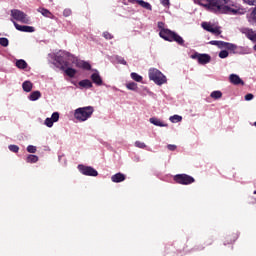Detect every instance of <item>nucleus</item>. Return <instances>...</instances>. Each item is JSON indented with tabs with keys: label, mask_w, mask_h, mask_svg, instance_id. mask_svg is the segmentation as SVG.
Masks as SVG:
<instances>
[{
	"label": "nucleus",
	"mask_w": 256,
	"mask_h": 256,
	"mask_svg": "<svg viewBox=\"0 0 256 256\" xmlns=\"http://www.w3.org/2000/svg\"><path fill=\"white\" fill-rule=\"evenodd\" d=\"M40 98H41V92L39 91H34L29 96L30 101H37Z\"/></svg>",
	"instance_id": "a878e982"
},
{
	"label": "nucleus",
	"mask_w": 256,
	"mask_h": 256,
	"mask_svg": "<svg viewBox=\"0 0 256 256\" xmlns=\"http://www.w3.org/2000/svg\"><path fill=\"white\" fill-rule=\"evenodd\" d=\"M0 45H2V47H8L9 46V39L0 38Z\"/></svg>",
	"instance_id": "f704fd0d"
},
{
	"label": "nucleus",
	"mask_w": 256,
	"mask_h": 256,
	"mask_svg": "<svg viewBox=\"0 0 256 256\" xmlns=\"http://www.w3.org/2000/svg\"><path fill=\"white\" fill-rule=\"evenodd\" d=\"M79 86L83 87L84 89H91L93 87V83L90 80H82L79 82Z\"/></svg>",
	"instance_id": "5701e85b"
},
{
	"label": "nucleus",
	"mask_w": 256,
	"mask_h": 256,
	"mask_svg": "<svg viewBox=\"0 0 256 256\" xmlns=\"http://www.w3.org/2000/svg\"><path fill=\"white\" fill-rule=\"evenodd\" d=\"M240 32L247 37L253 43H256V31L249 28H242Z\"/></svg>",
	"instance_id": "9d476101"
},
{
	"label": "nucleus",
	"mask_w": 256,
	"mask_h": 256,
	"mask_svg": "<svg viewBox=\"0 0 256 256\" xmlns=\"http://www.w3.org/2000/svg\"><path fill=\"white\" fill-rule=\"evenodd\" d=\"M160 3H161L164 7H169V5H170L169 0H160Z\"/></svg>",
	"instance_id": "58836bf2"
},
{
	"label": "nucleus",
	"mask_w": 256,
	"mask_h": 256,
	"mask_svg": "<svg viewBox=\"0 0 256 256\" xmlns=\"http://www.w3.org/2000/svg\"><path fill=\"white\" fill-rule=\"evenodd\" d=\"M103 37H105V39H113V35H111L109 32H104Z\"/></svg>",
	"instance_id": "4c0bfd02"
},
{
	"label": "nucleus",
	"mask_w": 256,
	"mask_h": 256,
	"mask_svg": "<svg viewBox=\"0 0 256 256\" xmlns=\"http://www.w3.org/2000/svg\"><path fill=\"white\" fill-rule=\"evenodd\" d=\"M202 27L205 29V31L213 33V35H221V27L217 25L211 24L209 22H203Z\"/></svg>",
	"instance_id": "6e6552de"
},
{
	"label": "nucleus",
	"mask_w": 256,
	"mask_h": 256,
	"mask_svg": "<svg viewBox=\"0 0 256 256\" xmlns=\"http://www.w3.org/2000/svg\"><path fill=\"white\" fill-rule=\"evenodd\" d=\"M192 57L193 59H197L198 63H200L201 65H207V63L211 61V56H209L208 54H196Z\"/></svg>",
	"instance_id": "f8f14e48"
},
{
	"label": "nucleus",
	"mask_w": 256,
	"mask_h": 256,
	"mask_svg": "<svg viewBox=\"0 0 256 256\" xmlns=\"http://www.w3.org/2000/svg\"><path fill=\"white\" fill-rule=\"evenodd\" d=\"M254 194L256 195V191H254Z\"/></svg>",
	"instance_id": "de8ad7c7"
},
{
	"label": "nucleus",
	"mask_w": 256,
	"mask_h": 256,
	"mask_svg": "<svg viewBox=\"0 0 256 256\" xmlns=\"http://www.w3.org/2000/svg\"><path fill=\"white\" fill-rule=\"evenodd\" d=\"M168 149L170 151H175V149H177V147L175 145H168Z\"/></svg>",
	"instance_id": "37998d69"
},
{
	"label": "nucleus",
	"mask_w": 256,
	"mask_h": 256,
	"mask_svg": "<svg viewBox=\"0 0 256 256\" xmlns=\"http://www.w3.org/2000/svg\"><path fill=\"white\" fill-rule=\"evenodd\" d=\"M158 29H160V31H163V29L167 28H165V24L163 22H158Z\"/></svg>",
	"instance_id": "a19ab883"
},
{
	"label": "nucleus",
	"mask_w": 256,
	"mask_h": 256,
	"mask_svg": "<svg viewBox=\"0 0 256 256\" xmlns=\"http://www.w3.org/2000/svg\"><path fill=\"white\" fill-rule=\"evenodd\" d=\"M125 179H126L125 174H122V173L114 174L111 177V181L113 183H122V181H125Z\"/></svg>",
	"instance_id": "a211bd4d"
},
{
	"label": "nucleus",
	"mask_w": 256,
	"mask_h": 256,
	"mask_svg": "<svg viewBox=\"0 0 256 256\" xmlns=\"http://www.w3.org/2000/svg\"><path fill=\"white\" fill-rule=\"evenodd\" d=\"M240 53H241L242 55H247V53H249V52H247L246 50H242V51H240Z\"/></svg>",
	"instance_id": "a18cd8bd"
},
{
	"label": "nucleus",
	"mask_w": 256,
	"mask_h": 256,
	"mask_svg": "<svg viewBox=\"0 0 256 256\" xmlns=\"http://www.w3.org/2000/svg\"><path fill=\"white\" fill-rule=\"evenodd\" d=\"M76 67H81L82 69H86L89 71L91 69V64L88 62H85L83 60H77L74 58V61L72 62Z\"/></svg>",
	"instance_id": "4468645a"
},
{
	"label": "nucleus",
	"mask_w": 256,
	"mask_h": 256,
	"mask_svg": "<svg viewBox=\"0 0 256 256\" xmlns=\"http://www.w3.org/2000/svg\"><path fill=\"white\" fill-rule=\"evenodd\" d=\"M94 112L95 108H93V106L77 108L74 111V119H76V121H79L80 123H84V121L91 119Z\"/></svg>",
	"instance_id": "f03ea898"
},
{
	"label": "nucleus",
	"mask_w": 256,
	"mask_h": 256,
	"mask_svg": "<svg viewBox=\"0 0 256 256\" xmlns=\"http://www.w3.org/2000/svg\"><path fill=\"white\" fill-rule=\"evenodd\" d=\"M53 58L54 61H56V63H59L61 67L69 64V61H72L73 63V61L75 60V57L73 55L65 51H59L56 54H53Z\"/></svg>",
	"instance_id": "39448f33"
},
{
	"label": "nucleus",
	"mask_w": 256,
	"mask_h": 256,
	"mask_svg": "<svg viewBox=\"0 0 256 256\" xmlns=\"http://www.w3.org/2000/svg\"><path fill=\"white\" fill-rule=\"evenodd\" d=\"M63 15L64 17H69V15H71V9H65Z\"/></svg>",
	"instance_id": "ea45409f"
},
{
	"label": "nucleus",
	"mask_w": 256,
	"mask_h": 256,
	"mask_svg": "<svg viewBox=\"0 0 256 256\" xmlns=\"http://www.w3.org/2000/svg\"><path fill=\"white\" fill-rule=\"evenodd\" d=\"M38 13H41V15H43L44 17H49V15H50L49 10H47L45 8H39Z\"/></svg>",
	"instance_id": "2f4dec72"
},
{
	"label": "nucleus",
	"mask_w": 256,
	"mask_h": 256,
	"mask_svg": "<svg viewBox=\"0 0 256 256\" xmlns=\"http://www.w3.org/2000/svg\"><path fill=\"white\" fill-rule=\"evenodd\" d=\"M91 80L93 81V83H95V85H98V86L103 85V79L101 78V75H99V71H95L91 75Z\"/></svg>",
	"instance_id": "f3484780"
},
{
	"label": "nucleus",
	"mask_w": 256,
	"mask_h": 256,
	"mask_svg": "<svg viewBox=\"0 0 256 256\" xmlns=\"http://www.w3.org/2000/svg\"><path fill=\"white\" fill-rule=\"evenodd\" d=\"M251 100H253V94H247L245 96V101H251Z\"/></svg>",
	"instance_id": "79ce46f5"
},
{
	"label": "nucleus",
	"mask_w": 256,
	"mask_h": 256,
	"mask_svg": "<svg viewBox=\"0 0 256 256\" xmlns=\"http://www.w3.org/2000/svg\"><path fill=\"white\" fill-rule=\"evenodd\" d=\"M174 181L180 185H191V183H195V178L187 174H178L174 177Z\"/></svg>",
	"instance_id": "0eeeda50"
},
{
	"label": "nucleus",
	"mask_w": 256,
	"mask_h": 256,
	"mask_svg": "<svg viewBox=\"0 0 256 256\" xmlns=\"http://www.w3.org/2000/svg\"><path fill=\"white\" fill-rule=\"evenodd\" d=\"M134 145L135 147H138V149H145V147H147L145 142H141V141H136Z\"/></svg>",
	"instance_id": "72a5a7b5"
},
{
	"label": "nucleus",
	"mask_w": 256,
	"mask_h": 256,
	"mask_svg": "<svg viewBox=\"0 0 256 256\" xmlns=\"http://www.w3.org/2000/svg\"><path fill=\"white\" fill-rule=\"evenodd\" d=\"M130 77L133 81H136V83H143V76L139 75L136 72H132L130 74Z\"/></svg>",
	"instance_id": "4be33fe9"
},
{
	"label": "nucleus",
	"mask_w": 256,
	"mask_h": 256,
	"mask_svg": "<svg viewBox=\"0 0 256 256\" xmlns=\"http://www.w3.org/2000/svg\"><path fill=\"white\" fill-rule=\"evenodd\" d=\"M254 51H256V45H254Z\"/></svg>",
	"instance_id": "49530a36"
},
{
	"label": "nucleus",
	"mask_w": 256,
	"mask_h": 256,
	"mask_svg": "<svg viewBox=\"0 0 256 256\" xmlns=\"http://www.w3.org/2000/svg\"><path fill=\"white\" fill-rule=\"evenodd\" d=\"M210 97H212V99H221L223 97V93L221 91H213L210 94Z\"/></svg>",
	"instance_id": "c85d7f7f"
},
{
	"label": "nucleus",
	"mask_w": 256,
	"mask_h": 256,
	"mask_svg": "<svg viewBox=\"0 0 256 256\" xmlns=\"http://www.w3.org/2000/svg\"><path fill=\"white\" fill-rule=\"evenodd\" d=\"M229 81L232 83V85H245V82L239 77L237 74H231L229 76Z\"/></svg>",
	"instance_id": "2eb2a0df"
},
{
	"label": "nucleus",
	"mask_w": 256,
	"mask_h": 256,
	"mask_svg": "<svg viewBox=\"0 0 256 256\" xmlns=\"http://www.w3.org/2000/svg\"><path fill=\"white\" fill-rule=\"evenodd\" d=\"M194 3H196V5H201V7H205V9L212 11L213 13H230L232 15H237V13H239V10L224 5L219 0H194Z\"/></svg>",
	"instance_id": "f257e3e1"
},
{
	"label": "nucleus",
	"mask_w": 256,
	"mask_h": 256,
	"mask_svg": "<svg viewBox=\"0 0 256 256\" xmlns=\"http://www.w3.org/2000/svg\"><path fill=\"white\" fill-rule=\"evenodd\" d=\"M37 161H39V157L35 155H29L27 157V163H37Z\"/></svg>",
	"instance_id": "7c9ffc66"
},
{
	"label": "nucleus",
	"mask_w": 256,
	"mask_h": 256,
	"mask_svg": "<svg viewBox=\"0 0 256 256\" xmlns=\"http://www.w3.org/2000/svg\"><path fill=\"white\" fill-rule=\"evenodd\" d=\"M15 29H17V31H22L23 33H33L35 32V28L32 26H25V25H19L17 22H13Z\"/></svg>",
	"instance_id": "ddd939ff"
},
{
	"label": "nucleus",
	"mask_w": 256,
	"mask_h": 256,
	"mask_svg": "<svg viewBox=\"0 0 256 256\" xmlns=\"http://www.w3.org/2000/svg\"><path fill=\"white\" fill-rule=\"evenodd\" d=\"M22 89L23 91H25L26 93H30V91H32L33 89V83H31V81H25L22 84Z\"/></svg>",
	"instance_id": "aec40b11"
},
{
	"label": "nucleus",
	"mask_w": 256,
	"mask_h": 256,
	"mask_svg": "<svg viewBox=\"0 0 256 256\" xmlns=\"http://www.w3.org/2000/svg\"><path fill=\"white\" fill-rule=\"evenodd\" d=\"M149 122L152 123V125H155L156 127H167V124L161 122V120L156 117L150 118Z\"/></svg>",
	"instance_id": "6ab92c4d"
},
{
	"label": "nucleus",
	"mask_w": 256,
	"mask_h": 256,
	"mask_svg": "<svg viewBox=\"0 0 256 256\" xmlns=\"http://www.w3.org/2000/svg\"><path fill=\"white\" fill-rule=\"evenodd\" d=\"M9 149L13 152V153H17L19 151V146L17 145H10Z\"/></svg>",
	"instance_id": "e433bc0d"
},
{
	"label": "nucleus",
	"mask_w": 256,
	"mask_h": 256,
	"mask_svg": "<svg viewBox=\"0 0 256 256\" xmlns=\"http://www.w3.org/2000/svg\"><path fill=\"white\" fill-rule=\"evenodd\" d=\"M159 35L165 41H170V42L175 41L176 43H178V45H183V43H185V41L181 36H179L177 33L169 29L160 30Z\"/></svg>",
	"instance_id": "20e7f679"
},
{
	"label": "nucleus",
	"mask_w": 256,
	"mask_h": 256,
	"mask_svg": "<svg viewBox=\"0 0 256 256\" xmlns=\"http://www.w3.org/2000/svg\"><path fill=\"white\" fill-rule=\"evenodd\" d=\"M135 3H138V5H140V7H143L144 9H148L149 11H151V4H149V2H145L143 0H132Z\"/></svg>",
	"instance_id": "412c9836"
},
{
	"label": "nucleus",
	"mask_w": 256,
	"mask_h": 256,
	"mask_svg": "<svg viewBox=\"0 0 256 256\" xmlns=\"http://www.w3.org/2000/svg\"><path fill=\"white\" fill-rule=\"evenodd\" d=\"M219 57H220V59H227V57H229V52L227 50H222L219 53Z\"/></svg>",
	"instance_id": "473e14b6"
},
{
	"label": "nucleus",
	"mask_w": 256,
	"mask_h": 256,
	"mask_svg": "<svg viewBox=\"0 0 256 256\" xmlns=\"http://www.w3.org/2000/svg\"><path fill=\"white\" fill-rule=\"evenodd\" d=\"M169 121H171V123H181V121H183V117L180 115H173L169 118Z\"/></svg>",
	"instance_id": "cd10ccee"
},
{
	"label": "nucleus",
	"mask_w": 256,
	"mask_h": 256,
	"mask_svg": "<svg viewBox=\"0 0 256 256\" xmlns=\"http://www.w3.org/2000/svg\"><path fill=\"white\" fill-rule=\"evenodd\" d=\"M61 69L65 72V74L68 77H75V75H77V70H75L72 67H69V64L62 66Z\"/></svg>",
	"instance_id": "dca6fc26"
},
{
	"label": "nucleus",
	"mask_w": 256,
	"mask_h": 256,
	"mask_svg": "<svg viewBox=\"0 0 256 256\" xmlns=\"http://www.w3.org/2000/svg\"><path fill=\"white\" fill-rule=\"evenodd\" d=\"M209 44L215 45L216 47H219V49H225V42L223 41L212 40L209 42Z\"/></svg>",
	"instance_id": "393cba45"
},
{
	"label": "nucleus",
	"mask_w": 256,
	"mask_h": 256,
	"mask_svg": "<svg viewBox=\"0 0 256 256\" xmlns=\"http://www.w3.org/2000/svg\"><path fill=\"white\" fill-rule=\"evenodd\" d=\"M78 169H79L80 173H82V175H88L90 177H97L99 175L97 170H95L89 166L78 165Z\"/></svg>",
	"instance_id": "1a4fd4ad"
},
{
	"label": "nucleus",
	"mask_w": 256,
	"mask_h": 256,
	"mask_svg": "<svg viewBox=\"0 0 256 256\" xmlns=\"http://www.w3.org/2000/svg\"><path fill=\"white\" fill-rule=\"evenodd\" d=\"M148 77L150 81H153L156 85H165L167 83V76H165L159 69L150 68L148 71Z\"/></svg>",
	"instance_id": "7ed1b4c3"
},
{
	"label": "nucleus",
	"mask_w": 256,
	"mask_h": 256,
	"mask_svg": "<svg viewBox=\"0 0 256 256\" xmlns=\"http://www.w3.org/2000/svg\"><path fill=\"white\" fill-rule=\"evenodd\" d=\"M119 63H121L122 65H127V61H125V59L123 58L119 59Z\"/></svg>",
	"instance_id": "c03bdc74"
},
{
	"label": "nucleus",
	"mask_w": 256,
	"mask_h": 256,
	"mask_svg": "<svg viewBox=\"0 0 256 256\" xmlns=\"http://www.w3.org/2000/svg\"><path fill=\"white\" fill-rule=\"evenodd\" d=\"M224 49H229L230 51H235L237 49V45L225 42Z\"/></svg>",
	"instance_id": "c756f323"
},
{
	"label": "nucleus",
	"mask_w": 256,
	"mask_h": 256,
	"mask_svg": "<svg viewBox=\"0 0 256 256\" xmlns=\"http://www.w3.org/2000/svg\"><path fill=\"white\" fill-rule=\"evenodd\" d=\"M16 67H18V69H27V62L23 59L17 60Z\"/></svg>",
	"instance_id": "bb28decb"
},
{
	"label": "nucleus",
	"mask_w": 256,
	"mask_h": 256,
	"mask_svg": "<svg viewBox=\"0 0 256 256\" xmlns=\"http://www.w3.org/2000/svg\"><path fill=\"white\" fill-rule=\"evenodd\" d=\"M126 89H128V91H138L139 86L135 82H128L126 83Z\"/></svg>",
	"instance_id": "b1692460"
},
{
	"label": "nucleus",
	"mask_w": 256,
	"mask_h": 256,
	"mask_svg": "<svg viewBox=\"0 0 256 256\" xmlns=\"http://www.w3.org/2000/svg\"><path fill=\"white\" fill-rule=\"evenodd\" d=\"M12 23L18 21L19 23L29 24L31 23V18L21 10H11Z\"/></svg>",
	"instance_id": "423d86ee"
},
{
	"label": "nucleus",
	"mask_w": 256,
	"mask_h": 256,
	"mask_svg": "<svg viewBox=\"0 0 256 256\" xmlns=\"http://www.w3.org/2000/svg\"><path fill=\"white\" fill-rule=\"evenodd\" d=\"M27 151H28V153H36L37 152V147H35L33 145H29L27 147Z\"/></svg>",
	"instance_id": "c9c22d12"
},
{
	"label": "nucleus",
	"mask_w": 256,
	"mask_h": 256,
	"mask_svg": "<svg viewBox=\"0 0 256 256\" xmlns=\"http://www.w3.org/2000/svg\"><path fill=\"white\" fill-rule=\"evenodd\" d=\"M57 121H59V112H54L52 113L50 118H46L44 121V125H46V127H53L54 123H57Z\"/></svg>",
	"instance_id": "9b49d317"
}]
</instances>
